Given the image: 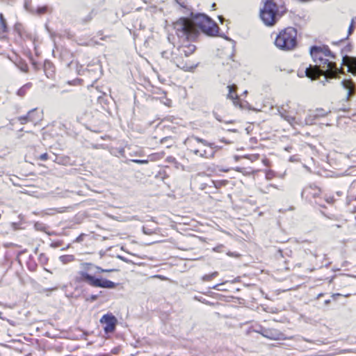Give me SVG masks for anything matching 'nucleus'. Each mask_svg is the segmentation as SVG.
Instances as JSON below:
<instances>
[{"instance_id": "f03ea898", "label": "nucleus", "mask_w": 356, "mask_h": 356, "mask_svg": "<svg viewBox=\"0 0 356 356\" xmlns=\"http://www.w3.org/2000/svg\"><path fill=\"white\" fill-rule=\"evenodd\" d=\"M310 55L313 61L316 63L314 65H309L305 69V74L312 80L318 79L321 76H324V80L321 83L325 85V82L328 79L337 78L341 73V69H339L334 62L329 61L323 56L330 57L335 59L336 56L332 52L327 45L312 46L309 50Z\"/></svg>"}, {"instance_id": "aec40b11", "label": "nucleus", "mask_w": 356, "mask_h": 356, "mask_svg": "<svg viewBox=\"0 0 356 356\" xmlns=\"http://www.w3.org/2000/svg\"><path fill=\"white\" fill-rule=\"evenodd\" d=\"M236 88H237L236 86L234 84L227 86V88L229 89V93L227 95V98L231 99H238V95L236 94H235L234 95V92H236Z\"/></svg>"}, {"instance_id": "79ce46f5", "label": "nucleus", "mask_w": 356, "mask_h": 356, "mask_svg": "<svg viewBox=\"0 0 356 356\" xmlns=\"http://www.w3.org/2000/svg\"><path fill=\"white\" fill-rule=\"evenodd\" d=\"M83 236H84L83 234H80L78 237L76 238V239L74 241V242H76V243L81 242L83 241Z\"/></svg>"}, {"instance_id": "bb28decb", "label": "nucleus", "mask_w": 356, "mask_h": 356, "mask_svg": "<svg viewBox=\"0 0 356 356\" xmlns=\"http://www.w3.org/2000/svg\"><path fill=\"white\" fill-rule=\"evenodd\" d=\"M34 227L36 230L43 231V232H45L46 229H47V226L44 224H43L42 222H37L35 223Z\"/></svg>"}, {"instance_id": "dca6fc26", "label": "nucleus", "mask_w": 356, "mask_h": 356, "mask_svg": "<svg viewBox=\"0 0 356 356\" xmlns=\"http://www.w3.org/2000/svg\"><path fill=\"white\" fill-rule=\"evenodd\" d=\"M36 112V108H33L31 110L27 115L24 116H20L19 118V121L22 124H26L27 122H36L38 121V118H32V115Z\"/></svg>"}, {"instance_id": "20e7f679", "label": "nucleus", "mask_w": 356, "mask_h": 356, "mask_svg": "<svg viewBox=\"0 0 356 356\" xmlns=\"http://www.w3.org/2000/svg\"><path fill=\"white\" fill-rule=\"evenodd\" d=\"M187 19L190 20L193 27L197 29L196 26H195V24L202 30V32L208 35H219L220 37L225 38L227 40L233 41L231 38L227 36L218 35L219 27L218 26L217 24L213 22L209 17L204 14L198 13L193 17V19L188 18Z\"/></svg>"}, {"instance_id": "412c9836", "label": "nucleus", "mask_w": 356, "mask_h": 356, "mask_svg": "<svg viewBox=\"0 0 356 356\" xmlns=\"http://www.w3.org/2000/svg\"><path fill=\"white\" fill-rule=\"evenodd\" d=\"M15 65L23 72H27L29 67L27 63L23 60H19L15 63Z\"/></svg>"}, {"instance_id": "a878e982", "label": "nucleus", "mask_w": 356, "mask_h": 356, "mask_svg": "<svg viewBox=\"0 0 356 356\" xmlns=\"http://www.w3.org/2000/svg\"><path fill=\"white\" fill-rule=\"evenodd\" d=\"M38 260H39V262L42 264V265H46L47 263H48V257L46 256L45 254L44 253H41L40 255H39V257H38Z\"/></svg>"}, {"instance_id": "603ef678", "label": "nucleus", "mask_w": 356, "mask_h": 356, "mask_svg": "<svg viewBox=\"0 0 356 356\" xmlns=\"http://www.w3.org/2000/svg\"><path fill=\"white\" fill-rule=\"evenodd\" d=\"M353 200V197H347V204H350V202Z\"/></svg>"}, {"instance_id": "338daca9", "label": "nucleus", "mask_w": 356, "mask_h": 356, "mask_svg": "<svg viewBox=\"0 0 356 356\" xmlns=\"http://www.w3.org/2000/svg\"><path fill=\"white\" fill-rule=\"evenodd\" d=\"M284 12H285V10H281V13H284Z\"/></svg>"}, {"instance_id": "37998d69", "label": "nucleus", "mask_w": 356, "mask_h": 356, "mask_svg": "<svg viewBox=\"0 0 356 356\" xmlns=\"http://www.w3.org/2000/svg\"><path fill=\"white\" fill-rule=\"evenodd\" d=\"M213 115L218 121L222 122V120L221 119L220 116L217 113L213 112Z\"/></svg>"}, {"instance_id": "69168bd1", "label": "nucleus", "mask_w": 356, "mask_h": 356, "mask_svg": "<svg viewBox=\"0 0 356 356\" xmlns=\"http://www.w3.org/2000/svg\"><path fill=\"white\" fill-rule=\"evenodd\" d=\"M231 131L236 132V131L235 129L230 130Z\"/></svg>"}, {"instance_id": "680f3d73", "label": "nucleus", "mask_w": 356, "mask_h": 356, "mask_svg": "<svg viewBox=\"0 0 356 356\" xmlns=\"http://www.w3.org/2000/svg\"><path fill=\"white\" fill-rule=\"evenodd\" d=\"M215 6H216V3H213L212 4V8H215Z\"/></svg>"}, {"instance_id": "4be33fe9", "label": "nucleus", "mask_w": 356, "mask_h": 356, "mask_svg": "<svg viewBox=\"0 0 356 356\" xmlns=\"http://www.w3.org/2000/svg\"><path fill=\"white\" fill-rule=\"evenodd\" d=\"M0 29L3 33L8 31L6 20L1 13H0Z\"/></svg>"}, {"instance_id": "cd10ccee", "label": "nucleus", "mask_w": 356, "mask_h": 356, "mask_svg": "<svg viewBox=\"0 0 356 356\" xmlns=\"http://www.w3.org/2000/svg\"><path fill=\"white\" fill-rule=\"evenodd\" d=\"M163 156V153H156L149 156L151 161H156L161 159Z\"/></svg>"}, {"instance_id": "de8ad7c7", "label": "nucleus", "mask_w": 356, "mask_h": 356, "mask_svg": "<svg viewBox=\"0 0 356 356\" xmlns=\"http://www.w3.org/2000/svg\"><path fill=\"white\" fill-rule=\"evenodd\" d=\"M118 258H119L120 260H122L124 262H127V263L129 262V260L123 256L118 255Z\"/></svg>"}, {"instance_id": "774afa93", "label": "nucleus", "mask_w": 356, "mask_h": 356, "mask_svg": "<svg viewBox=\"0 0 356 356\" xmlns=\"http://www.w3.org/2000/svg\"><path fill=\"white\" fill-rule=\"evenodd\" d=\"M268 177H270V175H266V177L269 178Z\"/></svg>"}, {"instance_id": "7c9ffc66", "label": "nucleus", "mask_w": 356, "mask_h": 356, "mask_svg": "<svg viewBox=\"0 0 356 356\" xmlns=\"http://www.w3.org/2000/svg\"><path fill=\"white\" fill-rule=\"evenodd\" d=\"M352 49V45L348 44L341 49V54L343 56L346 55L347 53L350 52Z\"/></svg>"}, {"instance_id": "f704fd0d", "label": "nucleus", "mask_w": 356, "mask_h": 356, "mask_svg": "<svg viewBox=\"0 0 356 356\" xmlns=\"http://www.w3.org/2000/svg\"><path fill=\"white\" fill-rule=\"evenodd\" d=\"M266 330V328L261 327V326H259L258 327L254 328V331L255 332L261 334L264 337V330Z\"/></svg>"}, {"instance_id": "b1692460", "label": "nucleus", "mask_w": 356, "mask_h": 356, "mask_svg": "<svg viewBox=\"0 0 356 356\" xmlns=\"http://www.w3.org/2000/svg\"><path fill=\"white\" fill-rule=\"evenodd\" d=\"M215 156V151L207 152V150L200 151V157L205 159H213Z\"/></svg>"}, {"instance_id": "2f4dec72", "label": "nucleus", "mask_w": 356, "mask_h": 356, "mask_svg": "<svg viewBox=\"0 0 356 356\" xmlns=\"http://www.w3.org/2000/svg\"><path fill=\"white\" fill-rule=\"evenodd\" d=\"M355 29V22L354 19H352L351 23L349 26L348 31V35L345 39H347L348 36L353 32Z\"/></svg>"}, {"instance_id": "c756f323", "label": "nucleus", "mask_w": 356, "mask_h": 356, "mask_svg": "<svg viewBox=\"0 0 356 356\" xmlns=\"http://www.w3.org/2000/svg\"><path fill=\"white\" fill-rule=\"evenodd\" d=\"M224 285H225L224 282L217 284L213 286L212 287H211V289H216L217 291H226V289L223 287Z\"/></svg>"}, {"instance_id": "a18cd8bd", "label": "nucleus", "mask_w": 356, "mask_h": 356, "mask_svg": "<svg viewBox=\"0 0 356 356\" xmlns=\"http://www.w3.org/2000/svg\"><path fill=\"white\" fill-rule=\"evenodd\" d=\"M200 149H191V152L196 156H200Z\"/></svg>"}, {"instance_id": "e2e57ef3", "label": "nucleus", "mask_w": 356, "mask_h": 356, "mask_svg": "<svg viewBox=\"0 0 356 356\" xmlns=\"http://www.w3.org/2000/svg\"><path fill=\"white\" fill-rule=\"evenodd\" d=\"M2 314H3V313L0 312V318H3V317H2V316H1Z\"/></svg>"}, {"instance_id": "6ab92c4d", "label": "nucleus", "mask_w": 356, "mask_h": 356, "mask_svg": "<svg viewBox=\"0 0 356 356\" xmlns=\"http://www.w3.org/2000/svg\"><path fill=\"white\" fill-rule=\"evenodd\" d=\"M75 260V257L72 254L61 255L59 257V261L63 264L71 263Z\"/></svg>"}, {"instance_id": "8fccbe9b", "label": "nucleus", "mask_w": 356, "mask_h": 356, "mask_svg": "<svg viewBox=\"0 0 356 356\" xmlns=\"http://www.w3.org/2000/svg\"><path fill=\"white\" fill-rule=\"evenodd\" d=\"M220 141L222 142V143H225L226 144H229L230 142L229 141H227L225 138H222L220 140Z\"/></svg>"}, {"instance_id": "9b49d317", "label": "nucleus", "mask_w": 356, "mask_h": 356, "mask_svg": "<svg viewBox=\"0 0 356 356\" xmlns=\"http://www.w3.org/2000/svg\"><path fill=\"white\" fill-rule=\"evenodd\" d=\"M346 65L348 66V72L356 75V57L349 56L345 55L343 56L342 65Z\"/></svg>"}, {"instance_id": "4c0bfd02", "label": "nucleus", "mask_w": 356, "mask_h": 356, "mask_svg": "<svg viewBox=\"0 0 356 356\" xmlns=\"http://www.w3.org/2000/svg\"><path fill=\"white\" fill-rule=\"evenodd\" d=\"M74 65H75L76 66V71H77V73L79 74H81V72H80V70L81 69H78L79 67H78V64L76 63H74L73 61H71L69 64H68V67H72Z\"/></svg>"}, {"instance_id": "09e8293b", "label": "nucleus", "mask_w": 356, "mask_h": 356, "mask_svg": "<svg viewBox=\"0 0 356 356\" xmlns=\"http://www.w3.org/2000/svg\"><path fill=\"white\" fill-rule=\"evenodd\" d=\"M259 158V155L258 154H254V155H251L250 156V159L252 161H255V160H257Z\"/></svg>"}, {"instance_id": "393cba45", "label": "nucleus", "mask_w": 356, "mask_h": 356, "mask_svg": "<svg viewBox=\"0 0 356 356\" xmlns=\"http://www.w3.org/2000/svg\"><path fill=\"white\" fill-rule=\"evenodd\" d=\"M210 184L211 185V187H214L215 188H220V187L226 184V181L210 180Z\"/></svg>"}, {"instance_id": "5fc2aeb1", "label": "nucleus", "mask_w": 356, "mask_h": 356, "mask_svg": "<svg viewBox=\"0 0 356 356\" xmlns=\"http://www.w3.org/2000/svg\"><path fill=\"white\" fill-rule=\"evenodd\" d=\"M36 113H37V111H36L35 113H34L32 115V118H38V120L40 119V115H38V117H36V116H35Z\"/></svg>"}, {"instance_id": "2eb2a0df", "label": "nucleus", "mask_w": 356, "mask_h": 356, "mask_svg": "<svg viewBox=\"0 0 356 356\" xmlns=\"http://www.w3.org/2000/svg\"><path fill=\"white\" fill-rule=\"evenodd\" d=\"M43 68L44 74L48 79H53L54 77L55 66L51 61L45 60Z\"/></svg>"}, {"instance_id": "9d476101", "label": "nucleus", "mask_w": 356, "mask_h": 356, "mask_svg": "<svg viewBox=\"0 0 356 356\" xmlns=\"http://www.w3.org/2000/svg\"><path fill=\"white\" fill-rule=\"evenodd\" d=\"M321 193L320 188L316 185H309L303 188L301 193L302 197H305L306 200H311L312 198H316L319 197Z\"/></svg>"}, {"instance_id": "1a4fd4ad", "label": "nucleus", "mask_w": 356, "mask_h": 356, "mask_svg": "<svg viewBox=\"0 0 356 356\" xmlns=\"http://www.w3.org/2000/svg\"><path fill=\"white\" fill-rule=\"evenodd\" d=\"M264 337L271 340L293 339L294 337H286L284 333L276 329L266 328L264 330Z\"/></svg>"}, {"instance_id": "c85d7f7f", "label": "nucleus", "mask_w": 356, "mask_h": 356, "mask_svg": "<svg viewBox=\"0 0 356 356\" xmlns=\"http://www.w3.org/2000/svg\"><path fill=\"white\" fill-rule=\"evenodd\" d=\"M48 7L47 6L38 7L36 13L38 15H43L47 13Z\"/></svg>"}, {"instance_id": "a19ab883", "label": "nucleus", "mask_w": 356, "mask_h": 356, "mask_svg": "<svg viewBox=\"0 0 356 356\" xmlns=\"http://www.w3.org/2000/svg\"><path fill=\"white\" fill-rule=\"evenodd\" d=\"M39 158L41 161H47L49 159V155L47 153H44L42 154Z\"/></svg>"}, {"instance_id": "5701e85b", "label": "nucleus", "mask_w": 356, "mask_h": 356, "mask_svg": "<svg viewBox=\"0 0 356 356\" xmlns=\"http://www.w3.org/2000/svg\"><path fill=\"white\" fill-rule=\"evenodd\" d=\"M218 275V271H214L210 274L204 275L202 277V280L203 282H209L214 279Z\"/></svg>"}, {"instance_id": "39448f33", "label": "nucleus", "mask_w": 356, "mask_h": 356, "mask_svg": "<svg viewBox=\"0 0 356 356\" xmlns=\"http://www.w3.org/2000/svg\"><path fill=\"white\" fill-rule=\"evenodd\" d=\"M297 44V30L291 26L282 30L275 40V46L286 51L294 49Z\"/></svg>"}, {"instance_id": "6e6552de", "label": "nucleus", "mask_w": 356, "mask_h": 356, "mask_svg": "<svg viewBox=\"0 0 356 356\" xmlns=\"http://www.w3.org/2000/svg\"><path fill=\"white\" fill-rule=\"evenodd\" d=\"M330 113V111H326L321 108H316L315 111H311L305 118V124L307 125L314 124L317 119L325 117Z\"/></svg>"}, {"instance_id": "473e14b6", "label": "nucleus", "mask_w": 356, "mask_h": 356, "mask_svg": "<svg viewBox=\"0 0 356 356\" xmlns=\"http://www.w3.org/2000/svg\"><path fill=\"white\" fill-rule=\"evenodd\" d=\"M60 212H62V211H60L58 209L51 208V209H48L46 211L45 213L47 215H54L56 213H60Z\"/></svg>"}, {"instance_id": "f8f14e48", "label": "nucleus", "mask_w": 356, "mask_h": 356, "mask_svg": "<svg viewBox=\"0 0 356 356\" xmlns=\"http://www.w3.org/2000/svg\"><path fill=\"white\" fill-rule=\"evenodd\" d=\"M341 85L347 90V99L354 96L356 93V85L352 79H344L341 81Z\"/></svg>"}, {"instance_id": "f3484780", "label": "nucleus", "mask_w": 356, "mask_h": 356, "mask_svg": "<svg viewBox=\"0 0 356 356\" xmlns=\"http://www.w3.org/2000/svg\"><path fill=\"white\" fill-rule=\"evenodd\" d=\"M31 87L32 83L30 82L24 84L17 91V95L20 97H24Z\"/></svg>"}, {"instance_id": "e433bc0d", "label": "nucleus", "mask_w": 356, "mask_h": 356, "mask_svg": "<svg viewBox=\"0 0 356 356\" xmlns=\"http://www.w3.org/2000/svg\"><path fill=\"white\" fill-rule=\"evenodd\" d=\"M166 161L171 163H177V160L175 157L170 156L166 158Z\"/></svg>"}, {"instance_id": "49530a36", "label": "nucleus", "mask_w": 356, "mask_h": 356, "mask_svg": "<svg viewBox=\"0 0 356 356\" xmlns=\"http://www.w3.org/2000/svg\"><path fill=\"white\" fill-rule=\"evenodd\" d=\"M26 252V250H21V251H19L17 252V258L18 259V261H19V257L24 253H25Z\"/></svg>"}, {"instance_id": "bf43d9fd", "label": "nucleus", "mask_w": 356, "mask_h": 356, "mask_svg": "<svg viewBox=\"0 0 356 356\" xmlns=\"http://www.w3.org/2000/svg\"><path fill=\"white\" fill-rule=\"evenodd\" d=\"M56 289H57L56 287H54V289H49V291H52V290H56ZM46 290L47 291L48 289H46Z\"/></svg>"}, {"instance_id": "6e6d98bb", "label": "nucleus", "mask_w": 356, "mask_h": 356, "mask_svg": "<svg viewBox=\"0 0 356 356\" xmlns=\"http://www.w3.org/2000/svg\"><path fill=\"white\" fill-rule=\"evenodd\" d=\"M337 195L338 196H341L342 195V193L341 191H338V192H337Z\"/></svg>"}, {"instance_id": "c9c22d12", "label": "nucleus", "mask_w": 356, "mask_h": 356, "mask_svg": "<svg viewBox=\"0 0 356 356\" xmlns=\"http://www.w3.org/2000/svg\"><path fill=\"white\" fill-rule=\"evenodd\" d=\"M266 330V328L261 327V326H259L258 327L254 328V331L255 332L261 334L264 337V330Z\"/></svg>"}, {"instance_id": "864d4df0", "label": "nucleus", "mask_w": 356, "mask_h": 356, "mask_svg": "<svg viewBox=\"0 0 356 356\" xmlns=\"http://www.w3.org/2000/svg\"><path fill=\"white\" fill-rule=\"evenodd\" d=\"M277 254H279L280 255V257H283V251L282 250H277Z\"/></svg>"}, {"instance_id": "f257e3e1", "label": "nucleus", "mask_w": 356, "mask_h": 356, "mask_svg": "<svg viewBox=\"0 0 356 356\" xmlns=\"http://www.w3.org/2000/svg\"><path fill=\"white\" fill-rule=\"evenodd\" d=\"M173 27L181 44L172 51H163L161 53V56L170 60L178 68L185 72H193L198 64H191L184 60V57H188L195 52L196 47L190 43V41L195 40L199 32L187 17L179 18L173 23Z\"/></svg>"}, {"instance_id": "3c124183", "label": "nucleus", "mask_w": 356, "mask_h": 356, "mask_svg": "<svg viewBox=\"0 0 356 356\" xmlns=\"http://www.w3.org/2000/svg\"><path fill=\"white\" fill-rule=\"evenodd\" d=\"M350 211L351 213H355L356 212V206H353V208H350Z\"/></svg>"}, {"instance_id": "7ed1b4c3", "label": "nucleus", "mask_w": 356, "mask_h": 356, "mask_svg": "<svg viewBox=\"0 0 356 356\" xmlns=\"http://www.w3.org/2000/svg\"><path fill=\"white\" fill-rule=\"evenodd\" d=\"M118 270L114 268L104 269L92 263L83 262L80 264V270L77 272L74 281L76 283H86L92 287L114 289L118 284V283L104 279L99 274Z\"/></svg>"}, {"instance_id": "052dcab7", "label": "nucleus", "mask_w": 356, "mask_h": 356, "mask_svg": "<svg viewBox=\"0 0 356 356\" xmlns=\"http://www.w3.org/2000/svg\"><path fill=\"white\" fill-rule=\"evenodd\" d=\"M68 248H69V245H67V247H65L64 248H63L62 250H66Z\"/></svg>"}, {"instance_id": "a211bd4d", "label": "nucleus", "mask_w": 356, "mask_h": 356, "mask_svg": "<svg viewBox=\"0 0 356 356\" xmlns=\"http://www.w3.org/2000/svg\"><path fill=\"white\" fill-rule=\"evenodd\" d=\"M26 266L29 270L34 272L37 270L38 264L34 260V258L32 255L29 257V259L26 262Z\"/></svg>"}, {"instance_id": "4d7b16f0", "label": "nucleus", "mask_w": 356, "mask_h": 356, "mask_svg": "<svg viewBox=\"0 0 356 356\" xmlns=\"http://www.w3.org/2000/svg\"><path fill=\"white\" fill-rule=\"evenodd\" d=\"M219 19L220 20V22H222L223 17L222 16H219Z\"/></svg>"}, {"instance_id": "c03bdc74", "label": "nucleus", "mask_w": 356, "mask_h": 356, "mask_svg": "<svg viewBox=\"0 0 356 356\" xmlns=\"http://www.w3.org/2000/svg\"><path fill=\"white\" fill-rule=\"evenodd\" d=\"M325 201L329 204H332L334 202V199L333 197H329L325 198Z\"/></svg>"}, {"instance_id": "13d9d810", "label": "nucleus", "mask_w": 356, "mask_h": 356, "mask_svg": "<svg viewBox=\"0 0 356 356\" xmlns=\"http://www.w3.org/2000/svg\"><path fill=\"white\" fill-rule=\"evenodd\" d=\"M97 296H92V298L93 300H95V299L97 298Z\"/></svg>"}, {"instance_id": "ea45409f", "label": "nucleus", "mask_w": 356, "mask_h": 356, "mask_svg": "<svg viewBox=\"0 0 356 356\" xmlns=\"http://www.w3.org/2000/svg\"><path fill=\"white\" fill-rule=\"evenodd\" d=\"M207 186H209V188H211V184H210V181H209V183H203V184H201V185H200V188L202 190H204V189H206V188H207Z\"/></svg>"}, {"instance_id": "72a5a7b5", "label": "nucleus", "mask_w": 356, "mask_h": 356, "mask_svg": "<svg viewBox=\"0 0 356 356\" xmlns=\"http://www.w3.org/2000/svg\"><path fill=\"white\" fill-rule=\"evenodd\" d=\"M130 161L138 164H147L149 162L147 159H131Z\"/></svg>"}, {"instance_id": "423d86ee", "label": "nucleus", "mask_w": 356, "mask_h": 356, "mask_svg": "<svg viewBox=\"0 0 356 356\" xmlns=\"http://www.w3.org/2000/svg\"><path fill=\"white\" fill-rule=\"evenodd\" d=\"M264 7L260 10V18L266 26L274 25L277 20L278 0H262Z\"/></svg>"}, {"instance_id": "ddd939ff", "label": "nucleus", "mask_w": 356, "mask_h": 356, "mask_svg": "<svg viewBox=\"0 0 356 356\" xmlns=\"http://www.w3.org/2000/svg\"><path fill=\"white\" fill-rule=\"evenodd\" d=\"M188 140H195L197 143H202L204 146H207V147H210L211 149V151H215V152L217 150H218V149L222 148L221 146L217 145L214 143L208 142L207 140H204L203 138H200L198 136H192L191 137V138H188Z\"/></svg>"}, {"instance_id": "0e129e2a", "label": "nucleus", "mask_w": 356, "mask_h": 356, "mask_svg": "<svg viewBox=\"0 0 356 356\" xmlns=\"http://www.w3.org/2000/svg\"><path fill=\"white\" fill-rule=\"evenodd\" d=\"M330 302V300H325V304H327Z\"/></svg>"}, {"instance_id": "4468645a", "label": "nucleus", "mask_w": 356, "mask_h": 356, "mask_svg": "<svg viewBox=\"0 0 356 356\" xmlns=\"http://www.w3.org/2000/svg\"><path fill=\"white\" fill-rule=\"evenodd\" d=\"M278 113L281 118L287 121L291 125L293 126L298 124L296 118L289 115V113L283 106L278 109Z\"/></svg>"}, {"instance_id": "58836bf2", "label": "nucleus", "mask_w": 356, "mask_h": 356, "mask_svg": "<svg viewBox=\"0 0 356 356\" xmlns=\"http://www.w3.org/2000/svg\"><path fill=\"white\" fill-rule=\"evenodd\" d=\"M143 232L144 234H147V235H150L153 233V232L150 229L147 228L145 227H143Z\"/></svg>"}, {"instance_id": "0eeeda50", "label": "nucleus", "mask_w": 356, "mask_h": 356, "mask_svg": "<svg viewBox=\"0 0 356 356\" xmlns=\"http://www.w3.org/2000/svg\"><path fill=\"white\" fill-rule=\"evenodd\" d=\"M117 323V318L108 313L104 314L100 319V323L103 327L104 332L106 334L114 332Z\"/></svg>"}]
</instances>
